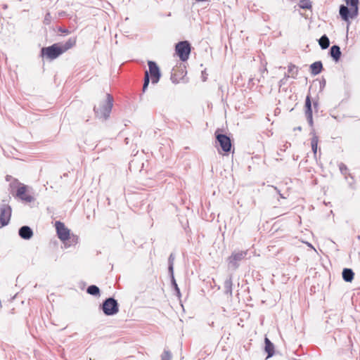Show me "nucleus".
Returning <instances> with one entry per match:
<instances>
[{"label": "nucleus", "instance_id": "obj_1", "mask_svg": "<svg viewBox=\"0 0 360 360\" xmlns=\"http://www.w3.org/2000/svg\"><path fill=\"white\" fill-rule=\"evenodd\" d=\"M76 44L77 37H70L62 46L58 43H56L50 46L42 48L41 50V55L42 57H46V58L52 60L57 58L68 50L73 48Z\"/></svg>", "mask_w": 360, "mask_h": 360}, {"label": "nucleus", "instance_id": "obj_2", "mask_svg": "<svg viewBox=\"0 0 360 360\" xmlns=\"http://www.w3.org/2000/svg\"><path fill=\"white\" fill-rule=\"evenodd\" d=\"M347 6L342 5L340 8V15L342 20H349L356 18L358 15V0H345Z\"/></svg>", "mask_w": 360, "mask_h": 360}, {"label": "nucleus", "instance_id": "obj_3", "mask_svg": "<svg viewBox=\"0 0 360 360\" xmlns=\"http://www.w3.org/2000/svg\"><path fill=\"white\" fill-rule=\"evenodd\" d=\"M148 65L149 68V72L148 71H146L145 72L144 82L143 86V91H146L148 86L150 82V76L153 84L158 83L160 77V69L157 64L153 61H148Z\"/></svg>", "mask_w": 360, "mask_h": 360}, {"label": "nucleus", "instance_id": "obj_4", "mask_svg": "<svg viewBox=\"0 0 360 360\" xmlns=\"http://www.w3.org/2000/svg\"><path fill=\"white\" fill-rule=\"evenodd\" d=\"M113 98L110 94L106 95V99L94 107V111L99 118H107L112 107Z\"/></svg>", "mask_w": 360, "mask_h": 360}, {"label": "nucleus", "instance_id": "obj_5", "mask_svg": "<svg viewBox=\"0 0 360 360\" xmlns=\"http://www.w3.org/2000/svg\"><path fill=\"white\" fill-rule=\"evenodd\" d=\"M191 44L187 41L177 43L175 46V51L181 61H186L191 53Z\"/></svg>", "mask_w": 360, "mask_h": 360}, {"label": "nucleus", "instance_id": "obj_6", "mask_svg": "<svg viewBox=\"0 0 360 360\" xmlns=\"http://www.w3.org/2000/svg\"><path fill=\"white\" fill-rule=\"evenodd\" d=\"M103 311L107 316L117 314L119 311L117 302L113 298H108L103 304Z\"/></svg>", "mask_w": 360, "mask_h": 360}, {"label": "nucleus", "instance_id": "obj_7", "mask_svg": "<svg viewBox=\"0 0 360 360\" xmlns=\"http://www.w3.org/2000/svg\"><path fill=\"white\" fill-rule=\"evenodd\" d=\"M55 227L58 238L64 243L70 238V231L65 226V224L61 221H56Z\"/></svg>", "mask_w": 360, "mask_h": 360}, {"label": "nucleus", "instance_id": "obj_8", "mask_svg": "<svg viewBox=\"0 0 360 360\" xmlns=\"http://www.w3.org/2000/svg\"><path fill=\"white\" fill-rule=\"evenodd\" d=\"M16 197L25 202H31L34 200V196L30 193L28 187L24 184H20L16 191Z\"/></svg>", "mask_w": 360, "mask_h": 360}, {"label": "nucleus", "instance_id": "obj_9", "mask_svg": "<svg viewBox=\"0 0 360 360\" xmlns=\"http://www.w3.org/2000/svg\"><path fill=\"white\" fill-rule=\"evenodd\" d=\"M219 130L216 131V139L219 142L222 150L227 153L231 151V139L229 136L224 134H219Z\"/></svg>", "mask_w": 360, "mask_h": 360}, {"label": "nucleus", "instance_id": "obj_10", "mask_svg": "<svg viewBox=\"0 0 360 360\" xmlns=\"http://www.w3.org/2000/svg\"><path fill=\"white\" fill-rule=\"evenodd\" d=\"M11 216V208L8 205H4L0 207V224L1 226L7 225Z\"/></svg>", "mask_w": 360, "mask_h": 360}, {"label": "nucleus", "instance_id": "obj_11", "mask_svg": "<svg viewBox=\"0 0 360 360\" xmlns=\"http://www.w3.org/2000/svg\"><path fill=\"white\" fill-rule=\"evenodd\" d=\"M304 113L306 115V117L307 119V121L309 122V124L311 127H313L314 125V121H313V112L311 108V101L310 96L308 95L306 97L305 100V104H304Z\"/></svg>", "mask_w": 360, "mask_h": 360}, {"label": "nucleus", "instance_id": "obj_12", "mask_svg": "<svg viewBox=\"0 0 360 360\" xmlns=\"http://www.w3.org/2000/svg\"><path fill=\"white\" fill-rule=\"evenodd\" d=\"M245 255L246 253L243 251L233 252L228 258L229 263L233 266H237V262L242 260L245 257Z\"/></svg>", "mask_w": 360, "mask_h": 360}, {"label": "nucleus", "instance_id": "obj_13", "mask_svg": "<svg viewBox=\"0 0 360 360\" xmlns=\"http://www.w3.org/2000/svg\"><path fill=\"white\" fill-rule=\"evenodd\" d=\"M184 77V72L183 70H179L178 69L174 68L172 70L171 79L173 83L177 84Z\"/></svg>", "mask_w": 360, "mask_h": 360}, {"label": "nucleus", "instance_id": "obj_14", "mask_svg": "<svg viewBox=\"0 0 360 360\" xmlns=\"http://www.w3.org/2000/svg\"><path fill=\"white\" fill-rule=\"evenodd\" d=\"M19 235L22 238L30 239L33 236V232L29 226H24L20 229Z\"/></svg>", "mask_w": 360, "mask_h": 360}, {"label": "nucleus", "instance_id": "obj_15", "mask_svg": "<svg viewBox=\"0 0 360 360\" xmlns=\"http://www.w3.org/2000/svg\"><path fill=\"white\" fill-rule=\"evenodd\" d=\"M323 69V65L321 61H317L310 65L311 72L314 75L319 74Z\"/></svg>", "mask_w": 360, "mask_h": 360}, {"label": "nucleus", "instance_id": "obj_16", "mask_svg": "<svg viewBox=\"0 0 360 360\" xmlns=\"http://www.w3.org/2000/svg\"><path fill=\"white\" fill-rule=\"evenodd\" d=\"M311 146L312 151L314 154V155L317 153V149H318V143L319 141V136L316 135L315 132L311 133Z\"/></svg>", "mask_w": 360, "mask_h": 360}, {"label": "nucleus", "instance_id": "obj_17", "mask_svg": "<svg viewBox=\"0 0 360 360\" xmlns=\"http://www.w3.org/2000/svg\"><path fill=\"white\" fill-rule=\"evenodd\" d=\"M330 56L336 62L340 60L341 51L338 46L334 45L330 48Z\"/></svg>", "mask_w": 360, "mask_h": 360}, {"label": "nucleus", "instance_id": "obj_18", "mask_svg": "<svg viewBox=\"0 0 360 360\" xmlns=\"http://www.w3.org/2000/svg\"><path fill=\"white\" fill-rule=\"evenodd\" d=\"M265 351L268 354V357H271L274 354V346L273 343L271 342V341L266 338H265Z\"/></svg>", "mask_w": 360, "mask_h": 360}, {"label": "nucleus", "instance_id": "obj_19", "mask_svg": "<svg viewBox=\"0 0 360 360\" xmlns=\"http://www.w3.org/2000/svg\"><path fill=\"white\" fill-rule=\"evenodd\" d=\"M354 274L350 269H345L342 271V278L347 282H352L354 279Z\"/></svg>", "mask_w": 360, "mask_h": 360}, {"label": "nucleus", "instance_id": "obj_20", "mask_svg": "<svg viewBox=\"0 0 360 360\" xmlns=\"http://www.w3.org/2000/svg\"><path fill=\"white\" fill-rule=\"evenodd\" d=\"M319 44L323 49H326L330 45L329 39L326 35H323L319 40Z\"/></svg>", "mask_w": 360, "mask_h": 360}, {"label": "nucleus", "instance_id": "obj_21", "mask_svg": "<svg viewBox=\"0 0 360 360\" xmlns=\"http://www.w3.org/2000/svg\"><path fill=\"white\" fill-rule=\"evenodd\" d=\"M87 292L92 295H98L100 290L96 285H92L88 287Z\"/></svg>", "mask_w": 360, "mask_h": 360}, {"label": "nucleus", "instance_id": "obj_22", "mask_svg": "<svg viewBox=\"0 0 360 360\" xmlns=\"http://www.w3.org/2000/svg\"><path fill=\"white\" fill-rule=\"evenodd\" d=\"M300 6L302 8H310L311 7V4L309 0H300Z\"/></svg>", "mask_w": 360, "mask_h": 360}, {"label": "nucleus", "instance_id": "obj_23", "mask_svg": "<svg viewBox=\"0 0 360 360\" xmlns=\"http://www.w3.org/2000/svg\"><path fill=\"white\" fill-rule=\"evenodd\" d=\"M172 355L169 352L165 351L162 354V360H171Z\"/></svg>", "mask_w": 360, "mask_h": 360}, {"label": "nucleus", "instance_id": "obj_24", "mask_svg": "<svg viewBox=\"0 0 360 360\" xmlns=\"http://www.w3.org/2000/svg\"><path fill=\"white\" fill-rule=\"evenodd\" d=\"M339 168L343 174H345V175L347 174L348 169H347V166L345 164H343V163L340 164Z\"/></svg>", "mask_w": 360, "mask_h": 360}, {"label": "nucleus", "instance_id": "obj_25", "mask_svg": "<svg viewBox=\"0 0 360 360\" xmlns=\"http://www.w3.org/2000/svg\"><path fill=\"white\" fill-rule=\"evenodd\" d=\"M58 30H59V32H60L65 34H68L70 33L69 30H66V29L59 28Z\"/></svg>", "mask_w": 360, "mask_h": 360}, {"label": "nucleus", "instance_id": "obj_26", "mask_svg": "<svg viewBox=\"0 0 360 360\" xmlns=\"http://www.w3.org/2000/svg\"><path fill=\"white\" fill-rule=\"evenodd\" d=\"M295 130L302 131V127H298L297 128H295Z\"/></svg>", "mask_w": 360, "mask_h": 360}, {"label": "nucleus", "instance_id": "obj_27", "mask_svg": "<svg viewBox=\"0 0 360 360\" xmlns=\"http://www.w3.org/2000/svg\"><path fill=\"white\" fill-rule=\"evenodd\" d=\"M295 68V65L290 66V67H289V70H292V68Z\"/></svg>", "mask_w": 360, "mask_h": 360}, {"label": "nucleus", "instance_id": "obj_28", "mask_svg": "<svg viewBox=\"0 0 360 360\" xmlns=\"http://www.w3.org/2000/svg\"><path fill=\"white\" fill-rule=\"evenodd\" d=\"M317 105H318V103H314V108H316V107H317Z\"/></svg>", "mask_w": 360, "mask_h": 360}]
</instances>
